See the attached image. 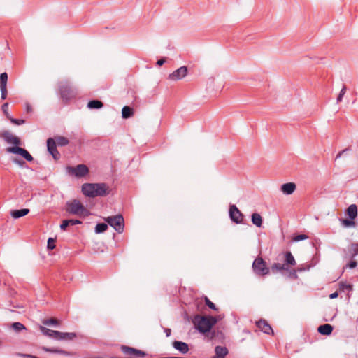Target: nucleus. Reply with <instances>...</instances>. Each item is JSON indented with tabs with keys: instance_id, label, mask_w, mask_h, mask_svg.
<instances>
[{
	"instance_id": "nucleus-43",
	"label": "nucleus",
	"mask_w": 358,
	"mask_h": 358,
	"mask_svg": "<svg viewBox=\"0 0 358 358\" xmlns=\"http://www.w3.org/2000/svg\"><path fill=\"white\" fill-rule=\"evenodd\" d=\"M9 120L13 124H16V125H21V124H23L25 122L24 120H22V119H15V118H13L12 117H11V118H10Z\"/></svg>"
},
{
	"instance_id": "nucleus-6",
	"label": "nucleus",
	"mask_w": 358,
	"mask_h": 358,
	"mask_svg": "<svg viewBox=\"0 0 358 358\" xmlns=\"http://www.w3.org/2000/svg\"><path fill=\"white\" fill-rule=\"evenodd\" d=\"M252 268L254 273L258 277H264L268 275L271 271V268L267 266L266 262L260 257L253 261Z\"/></svg>"
},
{
	"instance_id": "nucleus-24",
	"label": "nucleus",
	"mask_w": 358,
	"mask_h": 358,
	"mask_svg": "<svg viewBox=\"0 0 358 358\" xmlns=\"http://www.w3.org/2000/svg\"><path fill=\"white\" fill-rule=\"evenodd\" d=\"M347 215L351 220H355L357 216V207L355 204H351L347 209Z\"/></svg>"
},
{
	"instance_id": "nucleus-25",
	"label": "nucleus",
	"mask_w": 358,
	"mask_h": 358,
	"mask_svg": "<svg viewBox=\"0 0 358 358\" xmlns=\"http://www.w3.org/2000/svg\"><path fill=\"white\" fill-rule=\"evenodd\" d=\"M134 115V110L128 106H125L122 109V117L123 119H128Z\"/></svg>"
},
{
	"instance_id": "nucleus-31",
	"label": "nucleus",
	"mask_w": 358,
	"mask_h": 358,
	"mask_svg": "<svg viewBox=\"0 0 358 358\" xmlns=\"http://www.w3.org/2000/svg\"><path fill=\"white\" fill-rule=\"evenodd\" d=\"M73 87V85L70 81L68 80H63L60 81L59 85V90H71Z\"/></svg>"
},
{
	"instance_id": "nucleus-50",
	"label": "nucleus",
	"mask_w": 358,
	"mask_h": 358,
	"mask_svg": "<svg viewBox=\"0 0 358 358\" xmlns=\"http://www.w3.org/2000/svg\"><path fill=\"white\" fill-rule=\"evenodd\" d=\"M166 62V58H161L160 59H158L157 62V65L159 66H162Z\"/></svg>"
},
{
	"instance_id": "nucleus-17",
	"label": "nucleus",
	"mask_w": 358,
	"mask_h": 358,
	"mask_svg": "<svg viewBox=\"0 0 358 358\" xmlns=\"http://www.w3.org/2000/svg\"><path fill=\"white\" fill-rule=\"evenodd\" d=\"M82 224V222L76 219L64 220L60 224V229L62 231H66L69 226Z\"/></svg>"
},
{
	"instance_id": "nucleus-20",
	"label": "nucleus",
	"mask_w": 358,
	"mask_h": 358,
	"mask_svg": "<svg viewBox=\"0 0 358 358\" xmlns=\"http://www.w3.org/2000/svg\"><path fill=\"white\" fill-rule=\"evenodd\" d=\"M29 213V209L28 208H22L20 210H13L10 211V215L14 219H18L23 216L27 215Z\"/></svg>"
},
{
	"instance_id": "nucleus-21",
	"label": "nucleus",
	"mask_w": 358,
	"mask_h": 358,
	"mask_svg": "<svg viewBox=\"0 0 358 358\" xmlns=\"http://www.w3.org/2000/svg\"><path fill=\"white\" fill-rule=\"evenodd\" d=\"M42 350L47 352L58 353V354L66 355V356H69L71 355V352L64 350H62V349H59V348H57L43 347Z\"/></svg>"
},
{
	"instance_id": "nucleus-39",
	"label": "nucleus",
	"mask_w": 358,
	"mask_h": 358,
	"mask_svg": "<svg viewBox=\"0 0 358 358\" xmlns=\"http://www.w3.org/2000/svg\"><path fill=\"white\" fill-rule=\"evenodd\" d=\"M55 238H49L48 240L47 248L48 250H53L55 248Z\"/></svg>"
},
{
	"instance_id": "nucleus-32",
	"label": "nucleus",
	"mask_w": 358,
	"mask_h": 358,
	"mask_svg": "<svg viewBox=\"0 0 358 358\" xmlns=\"http://www.w3.org/2000/svg\"><path fill=\"white\" fill-rule=\"evenodd\" d=\"M108 229V224L106 223H98L95 227V233L101 234L103 233Z\"/></svg>"
},
{
	"instance_id": "nucleus-3",
	"label": "nucleus",
	"mask_w": 358,
	"mask_h": 358,
	"mask_svg": "<svg viewBox=\"0 0 358 358\" xmlns=\"http://www.w3.org/2000/svg\"><path fill=\"white\" fill-rule=\"evenodd\" d=\"M82 193L87 197H105L110 194L111 189L105 182L84 183L81 187Z\"/></svg>"
},
{
	"instance_id": "nucleus-55",
	"label": "nucleus",
	"mask_w": 358,
	"mask_h": 358,
	"mask_svg": "<svg viewBox=\"0 0 358 358\" xmlns=\"http://www.w3.org/2000/svg\"><path fill=\"white\" fill-rule=\"evenodd\" d=\"M164 332L166 334V336L168 337L171 335V330L169 328H164Z\"/></svg>"
},
{
	"instance_id": "nucleus-54",
	"label": "nucleus",
	"mask_w": 358,
	"mask_h": 358,
	"mask_svg": "<svg viewBox=\"0 0 358 358\" xmlns=\"http://www.w3.org/2000/svg\"><path fill=\"white\" fill-rule=\"evenodd\" d=\"M8 95V91H1V99H6Z\"/></svg>"
},
{
	"instance_id": "nucleus-44",
	"label": "nucleus",
	"mask_w": 358,
	"mask_h": 358,
	"mask_svg": "<svg viewBox=\"0 0 358 358\" xmlns=\"http://www.w3.org/2000/svg\"><path fill=\"white\" fill-rule=\"evenodd\" d=\"M357 266V262L355 260H351L347 265L346 267L350 268H355Z\"/></svg>"
},
{
	"instance_id": "nucleus-11",
	"label": "nucleus",
	"mask_w": 358,
	"mask_h": 358,
	"mask_svg": "<svg viewBox=\"0 0 358 358\" xmlns=\"http://www.w3.org/2000/svg\"><path fill=\"white\" fill-rule=\"evenodd\" d=\"M121 350L124 354L130 356H134V357L136 358H143L145 357L146 355V353L144 351L127 345H122Z\"/></svg>"
},
{
	"instance_id": "nucleus-35",
	"label": "nucleus",
	"mask_w": 358,
	"mask_h": 358,
	"mask_svg": "<svg viewBox=\"0 0 358 358\" xmlns=\"http://www.w3.org/2000/svg\"><path fill=\"white\" fill-rule=\"evenodd\" d=\"M12 327L16 332H20V331L26 329L23 324L17 322L13 323Z\"/></svg>"
},
{
	"instance_id": "nucleus-14",
	"label": "nucleus",
	"mask_w": 358,
	"mask_h": 358,
	"mask_svg": "<svg viewBox=\"0 0 358 358\" xmlns=\"http://www.w3.org/2000/svg\"><path fill=\"white\" fill-rule=\"evenodd\" d=\"M172 345L176 350H178L182 354L187 353L189 350L188 344L182 341H174L172 343Z\"/></svg>"
},
{
	"instance_id": "nucleus-8",
	"label": "nucleus",
	"mask_w": 358,
	"mask_h": 358,
	"mask_svg": "<svg viewBox=\"0 0 358 358\" xmlns=\"http://www.w3.org/2000/svg\"><path fill=\"white\" fill-rule=\"evenodd\" d=\"M229 213L230 219L233 222L236 224L243 223V215L236 205L231 204L229 206Z\"/></svg>"
},
{
	"instance_id": "nucleus-56",
	"label": "nucleus",
	"mask_w": 358,
	"mask_h": 358,
	"mask_svg": "<svg viewBox=\"0 0 358 358\" xmlns=\"http://www.w3.org/2000/svg\"><path fill=\"white\" fill-rule=\"evenodd\" d=\"M202 96H203V98H209V97H211V96H210V95H208V94H203V95H202Z\"/></svg>"
},
{
	"instance_id": "nucleus-2",
	"label": "nucleus",
	"mask_w": 358,
	"mask_h": 358,
	"mask_svg": "<svg viewBox=\"0 0 358 358\" xmlns=\"http://www.w3.org/2000/svg\"><path fill=\"white\" fill-rule=\"evenodd\" d=\"M284 263H274L271 265V268L273 273L280 272L281 273H286L287 277L296 280L298 278L297 271L295 268H289V266L296 264V260L290 251L283 253Z\"/></svg>"
},
{
	"instance_id": "nucleus-59",
	"label": "nucleus",
	"mask_w": 358,
	"mask_h": 358,
	"mask_svg": "<svg viewBox=\"0 0 358 358\" xmlns=\"http://www.w3.org/2000/svg\"><path fill=\"white\" fill-rule=\"evenodd\" d=\"M350 92L351 94H353V92L352 91H349Z\"/></svg>"
},
{
	"instance_id": "nucleus-49",
	"label": "nucleus",
	"mask_w": 358,
	"mask_h": 358,
	"mask_svg": "<svg viewBox=\"0 0 358 358\" xmlns=\"http://www.w3.org/2000/svg\"><path fill=\"white\" fill-rule=\"evenodd\" d=\"M25 110L27 113H31L33 110L31 105L28 103H26Z\"/></svg>"
},
{
	"instance_id": "nucleus-13",
	"label": "nucleus",
	"mask_w": 358,
	"mask_h": 358,
	"mask_svg": "<svg viewBox=\"0 0 358 358\" xmlns=\"http://www.w3.org/2000/svg\"><path fill=\"white\" fill-rule=\"evenodd\" d=\"M256 326L258 329H259L262 332L270 334H273V329L271 325L267 322V321L264 319H260L256 322Z\"/></svg>"
},
{
	"instance_id": "nucleus-9",
	"label": "nucleus",
	"mask_w": 358,
	"mask_h": 358,
	"mask_svg": "<svg viewBox=\"0 0 358 358\" xmlns=\"http://www.w3.org/2000/svg\"><path fill=\"white\" fill-rule=\"evenodd\" d=\"M68 172L78 178L86 176L89 173L88 167L85 164H78L75 167L68 166Z\"/></svg>"
},
{
	"instance_id": "nucleus-34",
	"label": "nucleus",
	"mask_w": 358,
	"mask_h": 358,
	"mask_svg": "<svg viewBox=\"0 0 358 358\" xmlns=\"http://www.w3.org/2000/svg\"><path fill=\"white\" fill-rule=\"evenodd\" d=\"M343 226L345 227H354L355 225V222L354 220H348V219H341L340 220Z\"/></svg>"
},
{
	"instance_id": "nucleus-47",
	"label": "nucleus",
	"mask_w": 358,
	"mask_h": 358,
	"mask_svg": "<svg viewBox=\"0 0 358 358\" xmlns=\"http://www.w3.org/2000/svg\"><path fill=\"white\" fill-rule=\"evenodd\" d=\"M19 356H20L22 357H24V358H38V357H36L35 355H29V354L20 353Z\"/></svg>"
},
{
	"instance_id": "nucleus-12",
	"label": "nucleus",
	"mask_w": 358,
	"mask_h": 358,
	"mask_svg": "<svg viewBox=\"0 0 358 358\" xmlns=\"http://www.w3.org/2000/svg\"><path fill=\"white\" fill-rule=\"evenodd\" d=\"M47 148L48 152L52 156L55 160H58L61 155L57 149V145L53 138H49L47 140Z\"/></svg>"
},
{
	"instance_id": "nucleus-37",
	"label": "nucleus",
	"mask_w": 358,
	"mask_h": 358,
	"mask_svg": "<svg viewBox=\"0 0 358 358\" xmlns=\"http://www.w3.org/2000/svg\"><path fill=\"white\" fill-rule=\"evenodd\" d=\"M204 301H205L206 305L209 308H210V309H212L213 310H215V311L218 310V309L216 307V306L207 296L204 297Z\"/></svg>"
},
{
	"instance_id": "nucleus-19",
	"label": "nucleus",
	"mask_w": 358,
	"mask_h": 358,
	"mask_svg": "<svg viewBox=\"0 0 358 358\" xmlns=\"http://www.w3.org/2000/svg\"><path fill=\"white\" fill-rule=\"evenodd\" d=\"M76 337V334L73 332H60L58 331V335H57V339L59 341L65 340L70 341L73 340Z\"/></svg>"
},
{
	"instance_id": "nucleus-29",
	"label": "nucleus",
	"mask_w": 358,
	"mask_h": 358,
	"mask_svg": "<svg viewBox=\"0 0 358 358\" xmlns=\"http://www.w3.org/2000/svg\"><path fill=\"white\" fill-rule=\"evenodd\" d=\"M8 74L3 72L0 74V90H7Z\"/></svg>"
},
{
	"instance_id": "nucleus-46",
	"label": "nucleus",
	"mask_w": 358,
	"mask_h": 358,
	"mask_svg": "<svg viewBox=\"0 0 358 358\" xmlns=\"http://www.w3.org/2000/svg\"><path fill=\"white\" fill-rule=\"evenodd\" d=\"M345 92H346V91H340V93L338 95V97L336 99L337 103H339L342 101V99H343V96L345 95Z\"/></svg>"
},
{
	"instance_id": "nucleus-40",
	"label": "nucleus",
	"mask_w": 358,
	"mask_h": 358,
	"mask_svg": "<svg viewBox=\"0 0 358 358\" xmlns=\"http://www.w3.org/2000/svg\"><path fill=\"white\" fill-rule=\"evenodd\" d=\"M223 318H224L223 315H218L217 316L210 315V319L212 321L213 325H215L219 321L222 320Z\"/></svg>"
},
{
	"instance_id": "nucleus-10",
	"label": "nucleus",
	"mask_w": 358,
	"mask_h": 358,
	"mask_svg": "<svg viewBox=\"0 0 358 358\" xmlns=\"http://www.w3.org/2000/svg\"><path fill=\"white\" fill-rule=\"evenodd\" d=\"M188 73V68L186 66H181L169 75L168 78L172 81H178L185 78Z\"/></svg>"
},
{
	"instance_id": "nucleus-53",
	"label": "nucleus",
	"mask_w": 358,
	"mask_h": 358,
	"mask_svg": "<svg viewBox=\"0 0 358 358\" xmlns=\"http://www.w3.org/2000/svg\"><path fill=\"white\" fill-rule=\"evenodd\" d=\"M338 296V293L337 292H335L329 295V298L333 299L337 298Z\"/></svg>"
},
{
	"instance_id": "nucleus-38",
	"label": "nucleus",
	"mask_w": 358,
	"mask_h": 358,
	"mask_svg": "<svg viewBox=\"0 0 358 358\" xmlns=\"http://www.w3.org/2000/svg\"><path fill=\"white\" fill-rule=\"evenodd\" d=\"M206 337H207L209 340H213L215 338L217 332L215 330H210L208 332H206V334H203Z\"/></svg>"
},
{
	"instance_id": "nucleus-48",
	"label": "nucleus",
	"mask_w": 358,
	"mask_h": 358,
	"mask_svg": "<svg viewBox=\"0 0 358 358\" xmlns=\"http://www.w3.org/2000/svg\"><path fill=\"white\" fill-rule=\"evenodd\" d=\"M13 162L21 166H23L25 164V162L24 161L18 159H14Z\"/></svg>"
},
{
	"instance_id": "nucleus-5",
	"label": "nucleus",
	"mask_w": 358,
	"mask_h": 358,
	"mask_svg": "<svg viewBox=\"0 0 358 358\" xmlns=\"http://www.w3.org/2000/svg\"><path fill=\"white\" fill-rule=\"evenodd\" d=\"M192 322L195 328L201 334H206L214 326L210 319V315H196Z\"/></svg>"
},
{
	"instance_id": "nucleus-42",
	"label": "nucleus",
	"mask_w": 358,
	"mask_h": 358,
	"mask_svg": "<svg viewBox=\"0 0 358 358\" xmlns=\"http://www.w3.org/2000/svg\"><path fill=\"white\" fill-rule=\"evenodd\" d=\"M8 103H5L2 105V110H3V113L5 114L6 117L8 120H10V118H11V117L8 112Z\"/></svg>"
},
{
	"instance_id": "nucleus-57",
	"label": "nucleus",
	"mask_w": 358,
	"mask_h": 358,
	"mask_svg": "<svg viewBox=\"0 0 358 358\" xmlns=\"http://www.w3.org/2000/svg\"><path fill=\"white\" fill-rule=\"evenodd\" d=\"M296 271H297V272H298V271H299V272H301V271H303V268H296Z\"/></svg>"
},
{
	"instance_id": "nucleus-45",
	"label": "nucleus",
	"mask_w": 358,
	"mask_h": 358,
	"mask_svg": "<svg viewBox=\"0 0 358 358\" xmlns=\"http://www.w3.org/2000/svg\"><path fill=\"white\" fill-rule=\"evenodd\" d=\"M131 96L134 98V106H138V103H139V101L137 100V97L136 96V92L135 91H131Z\"/></svg>"
},
{
	"instance_id": "nucleus-16",
	"label": "nucleus",
	"mask_w": 358,
	"mask_h": 358,
	"mask_svg": "<svg viewBox=\"0 0 358 358\" xmlns=\"http://www.w3.org/2000/svg\"><path fill=\"white\" fill-rule=\"evenodd\" d=\"M228 353L227 347L217 345L215 348V355L213 358H225Z\"/></svg>"
},
{
	"instance_id": "nucleus-51",
	"label": "nucleus",
	"mask_w": 358,
	"mask_h": 358,
	"mask_svg": "<svg viewBox=\"0 0 358 358\" xmlns=\"http://www.w3.org/2000/svg\"><path fill=\"white\" fill-rule=\"evenodd\" d=\"M310 83L311 86H313L314 87H317V81L315 80V76L310 80Z\"/></svg>"
},
{
	"instance_id": "nucleus-33",
	"label": "nucleus",
	"mask_w": 358,
	"mask_h": 358,
	"mask_svg": "<svg viewBox=\"0 0 358 358\" xmlns=\"http://www.w3.org/2000/svg\"><path fill=\"white\" fill-rule=\"evenodd\" d=\"M43 324L47 326L55 325L59 326L60 324L59 321L54 317H51L43 321Z\"/></svg>"
},
{
	"instance_id": "nucleus-58",
	"label": "nucleus",
	"mask_w": 358,
	"mask_h": 358,
	"mask_svg": "<svg viewBox=\"0 0 358 358\" xmlns=\"http://www.w3.org/2000/svg\"><path fill=\"white\" fill-rule=\"evenodd\" d=\"M341 90H346V86L345 85H343Z\"/></svg>"
},
{
	"instance_id": "nucleus-26",
	"label": "nucleus",
	"mask_w": 358,
	"mask_h": 358,
	"mask_svg": "<svg viewBox=\"0 0 358 358\" xmlns=\"http://www.w3.org/2000/svg\"><path fill=\"white\" fill-rule=\"evenodd\" d=\"M251 221H252V224L257 227H261L262 225V217L257 213H255L252 214Z\"/></svg>"
},
{
	"instance_id": "nucleus-30",
	"label": "nucleus",
	"mask_w": 358,
	"mask_h": 358,
	"mask_svg": "<svg viewBox=\"0 0 358 358\" xmlns=\"http://www.w3.org/2000/svg\"><path fill=\"white\" fill-rule=\"evenodd\" d=\"M348 252L351 258L358 255V245L356 243H351L348 248Z\"/></svg>"
},
{
	"instance_id": "nucleus-52",
	"label": "nucleus",
	"mask_w": 358,
	"mask_h": 358,
	"mask_svg": "<svg viewBox=\"0 0 358 358\" xmlns=\"http://www.w3.org/2000/svg\"><path fill=\"white\" fill-rule=\"evenodd\" d=\"M348 150H349V148H345V149L343 150L342 151L339 152L338 153V155H336V159H337L340 158V157L342 156V155H343L344 152H345L346 151H348Z\"/></svg>"
},
{
	"instance_id": "nucleus-41",
	"label": "nucleus",
	"mask_w": 358,
	"mask_h": 358,
	"mask_svg": "<svg viewBox=\"0 0 358 358\" xmlns=\"http://www.w3.org/2000/svg\"><path fill=\"white\" fill-rule=\"evenodd\" d=\"M308 238V236L306 234H299L293 237L292 241L297 242Z\"/></svg>"
},
{
	"instance_id": "nucleus-1",
	"label": "nucleus",
	"mask_w": 358,
	"mask_h": 358,
	"mask_svg": "<svg viewBox=\"0 0 358 358\" xmlns=\"http://www.w3.org/2000/svg\"><path fill=\"white\" fill-rule=\"evenodd\" d=\"M0 138L3 139L8 144H13L15 145L13 147L7 148V152L19 155L28 162H31L34 160L31 155L26 149L19 146L22 145L20 138L16 136H14L10 131L5 130L0 132Z\"/></svg>"
},
{
	"instance_id": "nucleus-15",
	"label": "nucleus",
	"mask_w": 358,
	"mask_h": 358,
	"mask_svg": "<svg viewBox=\"0 0 358 358\" xmlns=\"http://www.w3.org/2000/svg\"><path fill=\"white\" fill-rule=\"evenodd\" d=\"M296 188V185L294 182H287L282 184L280 187V190L283 192V194L286 195L292 194Z\"/></svg>"
},
{
	"instance_id": "nucleus-22",
	"label": "nucleus",
	"mask_w": 358,
	"mask_h": 358,
	"mask_svg": "<svg viewBox=\"0 0 358 358\" xmlns=\"http://www.w3.org/2000/svg\"><path fill=\"white\" fill-rule=\"evenodd\" d=\"M60 98L66 103L71 100L76 94L74 91H59Z\"/></svg>"
},
{
	"instance_id": "nucleus-28",
	"label": "nucleus",
	"mask_w": 358,
	"mask_h": 358,
	"mask_svg": "<svg viewBox=\"0 0 358 358\" xmlns=\"http://www.w3.org/2000/svg\"><path fill=\"white\" fill-rule=\"evenodd\" d=\"M56 145L58 146H65L67 145L69 143V141L67 138L62 136H57L54 138Z\"/></svg>"
},
{
	"instance_id": "nucleus-4",
	"label": "nucleus",
	"mask_w": 358,
	"mask_h": 358,
	"mask_svg": "<svg viewBox=\"0 0 358 358\" xmlns=\"http://www.w3.org/2000/svg\"><path fill=\"white\" fill-rule=\"evenodd\" d=\"M65 210L71 215L87 217L90 212L78 199H73L66 203Z\"/></svg>"
},
{
	"instance_id": "nucleus-27",
	"label": "nucleus",
	"mask_w": 358,
	"mask_h": 358,
	"mask_svg": "<svg viewBox=\"0 0 358 358\" xmlns=\"http://www.w3.org/2000/svg\"><path fill=\"white\" fill-rule=\"evenodd\" d=\"M103 106V102L99 100H92L87 103V108L90 109H100Z\"/></svg>"
},
{
	"instance_id": "nucleus-23",
	"label": "nucleus",
	"mask_w": 358,
	"mask_h": 358,
	"mask_svg": "<svg viewBox=\"0 0 358 358\" xmlns=\"http://www.w3.org/2000/svg\"><path fill=\"white\" fill-rule=\"evenodd\" d=\"M40 330L43 335L47 336L50 338L57 339V335H58V331L52 330L45 327L41 326Z\"/></svg>"
},
{
	"instance_id": "nucleus-18",
	"label": "nucleus",
	"mask_w": 358,
	"mask_h": 358,
	"mask_svg": "<svg viewBox=\"0 0 358 358\" xmlns=\"http://www.w3.org/2000/svg\"><path fill=\"white\" fill-rule=\"evenodd\" d=\"M333 326L329 324H324L319 326L317 331L324 336H329L333 331Z\"/></svg>"
},
{
	"instance_id": "nucleus-7",
	"label": "nucleus",
	"mask_w": 358,
	"mask_h": 358,
	"mask_svg": "<svg viewBox=\"0 0 358 358\" xmlns=\"http://www.w3.org/2000/svg\"><path fill=\"white\" fill-rule=\"evenodd\" d=\"M104 220L117 233L121 234L123 232L124 228V220L122 215L118 214L114 216H109L105 217Z\"/></svg>"
},
{
	"instance_id": "nucleus-36",
	"label": "nucleus",
	"mask_w": 358,
	"mask_h": 358,
	"mask_svg": "<svg viewBox=\"0 0 358 358\" xmlns=\"http://www.w3.org/2000/svg\"><path fill=\"white\" fill-rule=\"evenodd\" d=\"M339 289L343 292H344L345 290L352 291V285H350V284H347L344 282H341L339 283Z\"/></svg>"
}]
</instances>
